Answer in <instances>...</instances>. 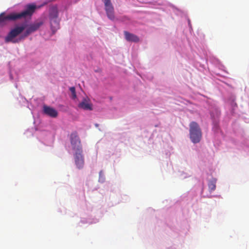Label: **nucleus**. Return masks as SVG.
Segmentation results:
<instances>
[{"mask_svg":"<svg viewBox=\"0 0 249 249\" xmlns=\"http://www.w3.org/2000/svg\"><path fill=\"white\" fill-rule=\"evenodd\" d=\"M37 8L34 3L28 4L25 6V9L20 13H11L6 15L5 12L0 14V28L5 26L8 21H16L21 18H30Z\"/></svg>","mask_w":249,"mask_h":249,"instance_id":"nucleus-1","label":"nucleus"},{"mask_svg":"<svg viewBox=\"0 0 249 249\" xmlns=\"http://www.w3.org/2000/svg\"><path fill=\"white\" fill-rule=\"evenodd\" d=\"M189 126L190 138L192 142L194 143L199 142L202 138V132L199 125L195 122H192Z\"/></svg>","mask_w":249,"mask_h":249,"instance_id":"nucleus-2","label":"nucleus"},{"mask_svg":"<svg viewBox=\"0 0 249 249\" xmlns=\"http://www.w3.org/2000/svg\"><path fill=\"white\" fill-rule=\"evenodd\" d=\"M31 32H9L5 37V42L17 43L28 36Z\"/></svg>","mask_w":249,"mask_h":249,"instance_id":"nucleus-3","label":"nucleus"},{"mask_svg":"<svg viewBox=\"0 0 249 249\" xmlns=\"http://www.w3.org/2000/svg\"><path fill=\"white\" fill-rule=\"evenodd\" d=\"M70 140L73 150L81 151L82 150L81 141L76 132L75 131L71 133Z\"/></svg>","mask_w":249,"mask_h":249,"instance_id":"nucleus-4","label":"nucleus"},{"mask_svg":"<svg viewBox=\"0 0 249 249\" xmlns=\"http://www.w3.org/2000/svg\"><path fill=\"white\" fill-rule=\"evenodd\" d=\"M51 17V27L52 31H56L59 29V23L57 18V12L53 10L50 14Z\"/></svg>","mask_w":249,"mask_h":249,"instance_id":"nucleus-5","label":"nucleus"},{"mask_svg":"<svg viewBox=\"0 0 249 249\" xmlns=\"http://www.w3.org/2000/svg\"><path fill=\"white\" fill-rule=\"evenodd\" d=\"M82 152V150L81 151H76L74 154L75 163L79 169L82 168L84 165V158Z\"/></svg>","mask_w":249,"mask_h":249,"instance_id":"nucleus-6","label":"nucleus"},{"mask_svg":"<svg viewBox=\"0 0 249 249\" xmlns=\"http://www.w3.org/2000/svg\"><path fill=\"white\" fill-rule=\"evenodd\" d=\"M105 9L109 19L113 20L115 19L114 7L111 2L105 4Z\"/></svg>","mask_w":249,"mask_h":249,"instance_id":"nucleus-7","label":"nucleus"},{"mask_svg":"<svg viewBox=\"0 0 249 249\" xmlns=\"http://www.w3.org/2000/svg\"><path fill=\"white\" fill-rule=\"evenodd\" d=\"M43 112L46 115L53 118H55L58 115V112L55 109L47 106L43 107Z\"/></svg>","mask_w":249,"mask_h":249,"instance_id":"nucleus-8","label":"nucleus"},{"mask_svg":"<svg viewBox=\"0 0 249 249\" xmlns=\"http://www.w3.org/2000/svg\"><path fill=\"white\" fill-rule=\"evenodd\" d=\"M78 107L84 110H92L93 109L92 104L89 99L84 98L79 104Z\"/></svg>","mask_w":249,"mask_h":249,"instance_id":"nucleus-9","label":"nucleus"},{"mask_svg":"<svg viewBox=\"0 0 249 249\" xmlns=\"http://www.w3.org/2000/svg\"><path fill=\"white\" fill-rule=\"evenodd\" d=\"M125 37L127 41L133 42H138L139 39L138 36L130 32H125Z\"/></svg>","mask_w":249,"mask_h":249,"instance_id":"nucleus-10","label":"nucleus"},{"mask_svg":"<svg viewBox=\"0 0 249 249\" xmlns=\"http://www.w3.org/2000/svg\"><path fill=\"white\" fill-rule=\"evenodd\" d=\"M43 22L41 20H38L35 22L34 23L32 24L30 26V31H35L36 30H38L39 27L42 25Z\"/></svg>","mask_w":249,"mask_h":249,"instance_id":"nucleus-11","label":"nucleus"},{"mask_svg":"<svg viewBox=\"0 0 249 249\" xmlns=\"http://www.w3.org/2000/svg\"><path fill=\"white\" fill-rule=\"evenodd\" d=\"M26 25L25 24L18 25L15 27L14 29L11 30V31H23L25 29Z\"/></svg>","mask_w":249,"mask_h":249,"instance_id":"nucleus-12","label":"nucleus"},{"mask_svg":"<svg viewBox=\"0 0 249 249\" xmlns=\"http://www.w3.org/2000/svg\"><path fill=\"white\" fill-rule=\"evenodd\" d=\"M208 187L210 192L214 191L216 188L215 182L210 181L208 183Z\"/></svg>","mask_w":249,"mask_h":249,"instance_id":"nucleus-13","label":"nucleus"},{"mask_svg":"<svg viewBox=\"0 0 249 249\" xmlns=\"http://www.w3.org/2000/svg\"><path fill=\"white\" fill-rule=\"evenodd\" d=\"M70 90L72 94V98L73 99H75L76 98V94L75 88L74 87H71L70 88Z\"/></svg>","mask_w":249,"mask_h":249,"instance_id":"nucleus-14","label":"nucleus"},{"mask_svg":"<svg viewBox=\"0 0 249 249\" xmlns=\"http://www.w3.org/2000/svg\"><path fill=\"white\" fill-rule=\"evenodd\" d=\"M102 1L105 4L111 2L110 0H102Z\"/></svg>","mask_w":249,"mask_h":249,"instance_id":"nucleus-15","label":"nucleus"},{"mask_svg":"<svg viewBox=\"0 0 249 249\" xmlns=\"http://www.w3.org/2000/svg\"><path fill=\"white\" fill-rule=\"evenodd\" d=\"M188 23L189 26H190L191 21L189 19H188Z\"/></svg>","mask_w":249,"mask_h":249,"instance_id":"nucleus-16","label":"nucleus"},{"mask_svg":"<svg viewBox=\"0 0 249 249\" xmlns=\"http://www.w3.org/2000/svg\"><path fill=\"white\" fill-rule=\"evenodd\" d=\"M101 173H102V172L101 171V172H100V175H101Z\"/></svg>","mask_w":249,"mask_h":249,"instance_id":"nucleus-17","label":"nucleus"}]
</instances>
